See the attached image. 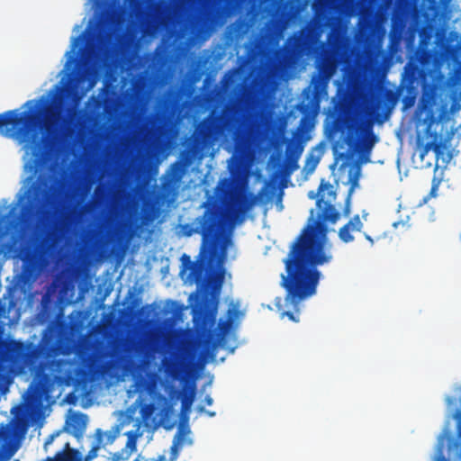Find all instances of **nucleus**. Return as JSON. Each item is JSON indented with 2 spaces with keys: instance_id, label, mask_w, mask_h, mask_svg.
I'll return each instance as SVG.
<instances>
[{
  "instance_id": "nucleus-5",
  "label": "nucleus",
  "mask_w": 461,
  "mask_h": 461,
  "mask_svg": "<svg viewBox=\"0 0 461 461\" xmlns=\"http://www.w3.org/2000/svg\"><path fill=\"white\" fill-rule=\"evenodd\" d=\"M241 118L234 108H226L221 113H210L195 127L194 141L197 146H203L217 140L225 132L238 128Z\"/></svg>"
},
{
  "instance_id": "nucleus-35",
  "label": "nucleus",
  "mask_w": 461,
  "mask_h": 461,
  "mask_svg": "<svg viewBox=\"0 0 461 461\" xmlns=\"http://www.w3.org/2000/svg\"><path fill=\"white\" fill-rule=\"evenodd\" d=\"M99 445H95L87 453L86 459L89 460L96 456L97 450L99 449Z\"/></svg>"
},
{
  "instance_id": "nucleus-23",
  "label": "nucleus",
  "mask_w": 461,
  "mask_h": 461,
  "mask_svg": "<svg viewBox=\"0 0 461 461\" xmlns=\"http://www.w3.org/2000/svg\"><path fill=\"white\" fill-rule=\"evenodd\" d=\"M170 171V182H178L182 178L184 174L183 166L178 161L171 165Z\"/></svg>"
},
{
  "instance_id": "nucleus-11",
  "label": "nucleus",
  "mask_w": 461,
  "mask_h": 461,
  "mask_svg": "<svg viewBox=\"0 0 461 461\" xmlns=\"http://www.w3.org/2000/svg\"><path fill=\"white\" fill-rule=\"evenodd\" d=\"M50 197V190L41 185L33 186V199L23 205L21 215L23 219H30L35 215L39 205L42 204Z\"/></svg>"
},
{
  "instance_id": "nucleus-12",
  "label": "nucleus",
  "mask_w": 461,
  "mask_h": 461,
  "mask_svg": "<svg viewBox=\"0 0 461 461\" xmlns=\"http://www.w3.org/2000/svg\"><path fill=\"white\" fill-rule=\"evenodd\" d=\"M424 122L427 124L425 129V133L429 137H432L433 140L427 142L423 147L420 153V157L421 159L424 158L425 155L430 150L433 149L436 154H439L440 152V143L437 142L438 134L436 131H432L431 127L433 124L438 123L437 118L432 113H428L424 119Z\"/></svg>"
},
{
  "instance_id": "nucleus-6",
  "label": "nucleus",
  "mask_w": 461,
  "mask_h": 461,
  "mask_svg": "<svg viewBox=\"0 0 461 461\" xmlns=\"http://www.w3.org/2000/svg\"><path fill=\"white\" fill-rule=\"evenodd\" d=\"M336 71V63L329 57H323L317 61L316 73L312 76L311 86L303 91L304 99L308 100V105L327 94L330 79Z\"/></svg>"
},
{
  "instance_id": "nucleus-26",
  "label": "nucleus",
  "mask_w": 461,
  "mask_h": 461,
  "mask_svg": "<svg viewBox=\"0 0 461 461\" xmlns=\"http://www.w3.org/2000/svg\"><path fill=\"white\" fill-rule=\"evenodd\" d=\"M360 176V168L357 167L354 172L350 170L349 172V182L351 186L349 188L348 194H352L354 189L358 185V180Z\"/></svg>"
},
{
  "instance_id": "nucleus-18",
  "label": "nucleus",
  "mask_w": 461,
  "mask_h": 461,
  "mask_svg": "<svg viewBox=\"0 0 461 461\" xmlns=\"http://www.w3.org/2000/svg\"><path fill=\"white\" fill-rule=\"evenodd\" d=\"M14 437V429L9 426L0 427V450L8 447Z\"/></svg>"
},
{
  "instance_id": "nucleus-16",
  "label": "nucleus",
  "mask_w": 461,
  "mask_h": 461,
  "mask_svg": "<svg viewBox=\"0 0 461 461\" xmlns=\"http://www.w3.org/2000/svg\"><path fill=\"white\" fill-rule=\"evenodd\" d=\"M357 147V139L352 135L348 134L346 136L343 140V142L341 144L336 143L333 147L334 154L336 156V159L338 158H343V159H348L351 155L352 151Z\"/></svg>"
},
{
  "instance_id": "nucleus-3",
  "label": "nucleus",
  "mask_w": 461,
  "mask_h": 461,
  "mask_svg": "<svg viewBox=\"0 0 461 461\" xmlns=\"http://www.w3.org/2000/svg\"><path fill=\"white\" fill-rule=\"evenodd\" d=\"M47 97L27 101L23 111L9 110L0 113V132L15 140L30 151L36 163L53 147L60 131L67 133L77 125V112L68 108V114L60 116L50 107Z\"/></svg>"
},
{
  "instance_id": "nucleus-7",
  "label": "nucleus",
  "mask_w": 461,
  "mask_h": 461,
  "mask_svg": "<svg viewBox=\"0 0 461 461\" xmlns=\"http://www.w3.org/2000/svg\"><path fill=\"white\" fill-rule=\"evenodd\" d=\"M321 32L312 26H304L290 36L285 42V52L291 57L301 56L319 41Z\"/></svg>"
},
{
  "instance_id": "nucleus-13",
  "label": "nucleus",
  "mask_w": 461,
  "mask_h": 461,
  "mask_svg": "<svg viewBox=\"0 0 461 461\" xmlns=\"http://www.w3.org/2000/svg\"><path fill=\"white\" fill-rule=\"evenodd\" d=\"M190 357L189 352H182L176 357H164L162 364L165 367V372L172 376H176L181 374L187 366Z\"/></svg>"
},
{
  "instance_id": "nucleus-2",
  "label": "nucleus",
  "mask_w": 461,
  "mask_h": 461,
  "mask_svg": "<svg viewBox=\"0 0 461 461\" xmlns=\"http://www.w3.org/2000/svg\"><path fill=\"white\" fill-rule=\"evenodd\" d=\"M325 190L329 191V196L335 197L331 184L322 180L316 201V206L321 212L316 220L309 219V223L292 243L284 259L285 275L281 276V285L286 292V305L297 307L302 300L314 294L321 275L317 267L329 264L333 258L324 221L335 223L339 219V212L330 203L324 201V194H321Z\"/></svg>"
},
{
  "instance_id": "nucleus-39",
  "label": "nucleus",
  "mask_w": 461,
  "mask_h": 461,
  "mask_svg": "<svg viewBox=\"0 0 461 461\" xmlns=\"http://www.w3.org/2000/svg\"><path fill=\"white\" fill-rule=\"evenodd\" d=\"M203 401H204V402L206 403V405H209V406H210V405H212V404L213 403V400H212V398L210 395H206V396L204 397V400H203Z\"/></svg>"
},
{
  "instance_id": "nucleus-19",
  "label": "nucleus",
  "mask_w": 461,
  "mask_h": 461,
  "mask_svg": "<svg viewBox=\"0 0 461 461\" xmlns=\"http://www.w3.org/2000/svg\"><path fill=\"white\" fill-rule=\"evenodd\" d=\"M403 90H405V92H406V95L402 97V104H403V109H408L414 105L419 88H415L414 86H408V87H403Z\"/></svg>"
},
{
  "instance_id": "nucleus-1",
  "label": "nucleus",
  "mask_w": 461,
  "mask_h": 461,
  "mask_svg": "<svg viewBox=\"0 0 461 461\" xmlns=\"http://www.w3.org/2000/svg\"><path fill=\"white\" fill-rule=\"evenodd\" d=\"M229 198L225 212L217 199L209 197L201 205L204 208L203 215L195 218L193 222L183 225L185 236L202 235V246L197 259L193 262L186 254L181 257L180 275L183 276L189 270L186 281L195 283L198 290L209 292L210 289H220L221 286L222 276L217 274L212 267L220 258L219 240L224 217L232 225L242 223L246 213L256 203L269 201L270 194L266 187H262L257 195L246 190H236L230 192Z\"/></svg>"
},
{
  "instance_id": "nucleus-30",
  "label": "nucleus",
  "mask_w": 461,
  "mask_h": 461,
  "mask_svg": "<svg viewBox=\"0 0 461 461\" xmlns=\"http://www.w3.org/2000/svg\"><path fill=\"white\" fill-rule=\"evenodd\" d=\"M351 194H348L347 199L345 201V205L343 208V214L347 217L349 216V214H350Z\"/></svg>"
},
{
  "instance_id": "nucleus-43",
  "label": "nucleus",
  "mask_w": 461,
  "mask_h": 461,
  "mask_svg": "<svg viewBox=\"0 0 461 461\" xmlns=\"http://www.w3.org/2000/svg\"><path fill=\"white\" fill-rule=\"evenodd\" d=\"M309 197H310L311 199H314V198L316 197V194H315L313 192H310V193H309Z\"/></svg>"
},
{
  "instance_id": "nucleus-9",
  "label": "nucleus",
  "mask_w": 461,
  "mask_h": 461,
  "mask_svg": "<svg viewBox=\"0 0 461 461\" xmlns=\"http://www.w3.org/2000/svg\"><path fill=\"white\" fill-rule=\"evenodd\" d=\"M426 77L427 72L418 63L412 61L407 62L398 88V94H402L403 87L414 86L415 88H419L421 83L426 79Z\"/></svg>"
},
{
  "instance_id": "nucleus-29",
  "label": "nucleus",
  "mask_w": 461,
  "mask_h": 461,
  "mask_svg": "<svg viewBox=\"0 0 461 461\" xmlns=\"http://www.w3.org/2000/svg\"><path fill=\"white\" fill-rule=\"evenodd\" d=\"M328 5V0H313L312 9L317 13L325 9Z\"/></svg>"
},
{
  "instance_id": "nucleus-37",
  "label": "nucleus",
  "mask_w": 461,
  "mask_h": 461,
  "mask_svg": "<svg viewBox=\"0 0 461 461\" xmlns=\"http://www.w3.org/2000/svg\"><path fill=\"white\" fill-rule=\"evenodd\" d=\"M384 105H385L384 100L378 98L374 103L373 108L375 111H378L379 109L383 108Z\"/></svg>"
},
{
  "instance_id": "nucleus-31",
  "label": "nucleus",
  "mask_w": 461,
  "mask_h": 461,
  "mask_svg": "<svg viewBox=\"0 0 461 461\" xmlns=\"http://www.w3.org/2000/svg\"><path fill=\"white\" fill-rule=\"evenodd\" d=\"M283 316H287L292 321L298 322L299 321V312H284L282 313Z\"/></svg>"
},
{
  "instance_id": "nucleus-25",
  "label": "nucleus",
  "mask_w": 461,
  "mask_h": 461,
  "mask_svg": "<svg viewBox=\"0 0 461 461\" xmlns=\"http://www.w3.org/2000/svg\"><path fill=\"white\" fill-rule=\"evenodd\" d=\"M327 41L332 49H337L341 45L342 38L339 32L331 30L328 34Z\"/></svg>"
},
{
  "instance_id": "nucleus-22",
  "label": "nucleus",
  "mask_w": 461,
  "mask_h": 461,
  "mask_svg": "<svg viewBox=\"0 0 461 461\" xmlns=\"http://www.w3.org/2000/svg\"><path fill=\"white\" fill-rule=\"evenodd\" d=\"M139 429H140V423L137 424L136 430H131L126 433V435L128 437L126 447L128 448H130L131 451L136 450L137 439L139 437L141 436V433L139 431Z\"/></svg>"
},
{
  "instance_id": "nucleus-28",
  "label": "nucleus",
  "mask_w": 461,
  "mask_h": 461,
  "mask_svg": "<svg viewBox=\"0 0 461 461\" xmlns=\"http://www.w3.org/2000/svg\"><path fill=\"white\" fill-rule=\"evenodd\" d=\"M194 401V395L193 393L186 394L182 399V411H188L193 403Z\"/></svg>"
},
{
  "instance_id": "nucleus-14",
  "label": "nucleus",
  "mask_w": 461,
  "mask_h": 461,
  "mask_svg": "<svg viewBox=\"0 0 461 461\" xmlns=\"http://www.w3.org/2000/svg\"><path fill=\"white\" fill-rule=\"evenodd\" d=\"M41 267V256L36 251H29L23 258V272L31 278L36 277Z\"/></svg>"
},
{
  "instance_id": "nucleus-8",
  "label": "nucleus",
  "mask_w": 461,
  "mask_h": 461,
  "mask_svg": "<svg viewBox=\"0 0 461 461\" xmlns=\"http://www.w3.org/2000/svg\"><path fill=\"white\" fill-rule=\"evenodd\" d=\"M88 422V416L82 412L73 413L65 422L63 429L50 434L44 442V447L47 449L53 440L62 432H67L74 436L78 441L83 438Z\"/></svg>"
},
{
  "instance_id": "nucleus-27",
  "label": "nucleus",
  "mask_w": 461,
  "mask_h": 461,
  "mask_svg": "<svg viewBox=\"0 0 461 461\" xmlns=\"http://www.w3.org/2000/svg\"><path fill=\"white\" fill-rule=\"evenodd\" d=\"M181 432L179 431L177 433V441L174 442L173 445L170 447V457L169 461H176L178 457V452H179V441L182 439Z\"/></svg>"
},
{
  "instance_id": "nucleus-4",
  "label": "nucleus",
  "mask_w": 461,
  "mask_h": 461,
  "mask_svg": "<svg viewBox=\"0 0 461 461\" xmlns=\"http://www.w3.org/2000/svg\"><path fill=\"white\" fill-rule=\"evenodd\" d=\"M56 351L57 340L52 338L44 337L38 345L12 340L1 349L0 359L20 370L25 367L34 368L52 357Z\"/></svg>"
},
{
  "instance_id": "nucleus-15",
  "label": "nucleus",
  "mask_w": 461,
  "mask_h": 461,
  "mask_svg": "<svg viewBox=\"0 0 461 461\" xmlns=\"http://www.w3.org/2000/svg\"><path fill=\"white\" fill-rule=\"evenodd\" d=\"M363 223L358 214L355 215L339 230V238L344 243H349L354 240L353 233L361 231Z\"/></svg>"
},
{
  "instance_id": "nucleus-38",
  "label": "nucleus",
  "mask_w": 461,
  "mask_h": 461,
  "mask_svg": "<svg viewBox=\"0 0 461 461\" xmlns=\"http://www.w3.org/2000/svg\"><path fill=\"white\" fill-rule=\"evenodd\" d=\"M199 411H204L206 415H208L209 417H214L215 416V411H205L204 408L202 406L199 408Z\"/></svg>"
},
{
  "instance_id": "nucleus-24",
  "label": "nucleus",
  "mask_w": 461,
  "mask_h": 461,
  "mask_svg": "<svg viewBox=\"0 0 461 461\" xmlns=\"http://www.w3.org/2000/svg\"><path fill=\"white\" fill-rule=\"evenodd\" d=\"M155 410L156 407L154 403H147L140 408V413L144 422L148 423L154 414Z\"/></svg>"
},
{
  "instance_id": "nucleus-36",
  "label": "nucleus",
  "mask_w": 461,
  "mask_h": 461,
  "mask_svg": "<svg viewBox=\"0 0 461 461\" xmlns=\"http://www.w3.org/2000/svg\"><path fill=\"white\" fill-rule=\"evenodd\" d=\"M134 461H166V456L164 455H160L157 458L152 459L139 456Z\"/></svg>"
},
{
  "instance_id": "nucleus-42",
  "label": "nucleus",
  "mask_w": 461,
  "mask_h": 461,
  "mask_svg": "<svg viewBox=\"0 0 461 461\" xmlns=\"http://www.w3.org/2000/svg\"><path fill=\"white\" fill-rule=\"evenodd\" d=\"M373 145H374V141L366 142V148L367 149H370L373 147Z\"/></svg>"
},
{
  "instance_id": "nucleus-40",
  "label": "nucleus",
  "mask_w": 461,
  "mask_h": 461,
  "mask_svg": "<svg viewBox=\"0 0 461 461\" xmlns=\"http://www.w3.org/2000/svg\"><path fill=\"white\" fill-rule=\"evenodd\" d=\"M386 99H387L388 101H390V102H393V99H394V95H393V94L392 92H388V93L386 94Z\"/></svg>"
},
{
  "instance_id": "nucleus-34",
  "label": "nucleus",
  "mask_w": 461,
  "mask_h": 461,
  "mask_svg": "<svg viewBox=\"0 0 461 461\" xmlns=\"http://www.w3.org/2000/svg\"><path fill=\"white\" fill-rule=\"evenodd\" d=\"M104 436V433L102 431L101 429H97L95 430V439H96L95 445H99V447L103 445Z\"/></svg>"
},
{
  "instance_id": "nucleus-41",
  "label": "nucleus",
  "mask_w": 461,
  "mask_h": 461,
  "mask_svg": "<svg viewBox=\"0 0 461 461\" xmlns=\"http://www.w3.org/2000/svg\"><path fill=\"white\" fill-rule=\"evenodd\" d=\"M312 165H311V167H310V171H313L317 166V163H318V160L315 159V160H312Z\"/></svg>"
},
{
  "instance_id": "nucleus-20",
  "label": "nucleus",
  "mask_w": 461,
  "mask_h": 461,
  "mask_svg": "<svg viewBox=\"0 0 461 461\" xmlns=\"http://www.w3.org/2000/svg\"><path fill=\"white\" fill-rule=\"evenodd\" d=\"M109 188L106 185L99 184L96 185L95 192H94V198L96 203H103L105 201H107L109 197Z\"/></svg>"
},
{
  "instance_id": "nucleus-33",
  "label": "nucleus",
  "mask_w": 461,
  "mask_h": 461,
  "mask_svg": "<svg viewBox=\"0 0 461 461\" xmlns=\"http://www.w3.org/2000/svg\"><path fill=\"white\" fill-rule=\"evenodd\" d=\"M77 357H78V360L82 363V364H87L89 361H90V355L87 354V353H85V352H78L77 354Z\"/></svg>"
},
{
  "instance_id": "nucleus-21",
  "label": "nucleus",
  "mask_w": 461,
  "mask_h": 461,
  "mask_svg": "<svg viewBox=\"0 0 461 461\" xmlns=\"http://www.w3.org/2000/svg\"><path fill=\"white\" fill-rule=\"evenodd\" d=\"M217 309L216 306H212V308L203 307L200 310V315L203 318L204 323L212 322L213 323L216 320Z\"/></svg>"
},
{
  "instance_id": "nucleus-17",
  "label": "nucleus",
  "mask_w": 461,
  "mask_h": 461,
  "mask_svg": "<svg viewBox=\"0 0 461 461\" xmlns=\"http://www.w3.org/2000/svg\"><path fill=\"white\" fill-rule=\"evenodd\" d=\"M83 455L76 448L70 447L69 442H66L61 450L58 451L54 456H48L43 461H82Z\"/></svg>"
},
{
  "instance_id": "nucleus-44",
  "label": "nucleus",
  "mask_w": 461,
  "mask_h": 461,
  "mask_svg": "<svg viewBox=\"0 0 461 461\" xmlns=\"http://www.w3.org/2000/svg\"><path fill=\"white\" fill-rule=\"evenodd\" d=\"M417 143H418V145H420V144H421V143H420V138L417 140Z\"/></svg>"
},
{
  "instance_id": "nucleus-10",
  "label": "nucleus",
  "mask_w": 461,
  "mask_h": 461,
  "mask_svg": "<svg viewBox=\"0 0 461 461\" xmlns=\"http://www.w3.org/2000/svg\"><path fill=\"white\" fill-rule=\"evenodd\" d=\"M230 321H221L219 322V329L221 333H209L207 337L203 340V350L202 357L203 359L214 360L216 357V352L220 345L221 339L223 334L230 329Z\"/></svg>"
},
{
  "instance_id": "nucleus-32",
  "label": "nucleus",
  "mask_w": 461,
  "mask_h": 461,
  "mask_svg": "<svg viewBox=\"0 0 461 461\" xmlns=\"http://www.w3.org/2000/svg\"><path fill=\"white\" fill-rule=\"evenodd\" d=\"M81 372H82V367H81L79 365H76V366H75V367H73L71 370H69V373H70V374H68V375H67V377H68V379H72V378H73L72 374H73L75 376H77V375H79L81 374Z\"/></svg>"
}]
</instances>
